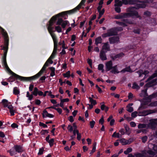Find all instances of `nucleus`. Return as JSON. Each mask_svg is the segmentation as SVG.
<instances>
[{"mask_svg":"<svg viewBox=\"0 0 157 157\" xmlns=\"http://www.w3.org/2000/svg\"><path fill=\"white\" fill-rule=\"evenodd\" d=\"M154 4L155 5L156 3L153 2V1L151 0H147L144 2H141V3L137 4L136 7H132L128 8V11L129 12L121 13L120 15H116L115 17V18L120 19L134 16L137 17H139L138 13L136 11V10L139 8H144L147 6L153 7L154 6L153 4Z\"/></svg>","mask_w":157,"mask_h":157,"instance_id":"obj_1","label":"nucleus"},{"mask_svg":"<svg viewBox=\"0 0 157 157\" xmlns=\"http://www.w3.org/2000/svg\"><path fill=\"white\" fill-rule=\"evenodd\" d=\"M157 77V71H156L155 73L147 79L146 82L147 83L144 86V89L141 91L140 94V96L141 97H144L146 96L147 95V90L148 87H149L157 84V79L155 78Z\"/></svg>","mask_w":157,"mask_h":157,"instance_id":"obj_2","label":"nucleus"},{"mask_svg":"<svg viewBox=\"0 0 157 157\" xmlns=\"http://www.w3.org/2000/svg\"><path fill=\"white\" fill-rule=\"evenodd\" d=\"M57 16H53L48 22V23L47 24V27L48 31L52 37L53 40L55 41L56 40V39H57V38L55 34L53 33V32L55 31L54 30V27L53 25L57 19Z\"/></svg>","mask_w":157,"mask_h":157,"instance_id":"obj_3","label":"nucleus"},{"mask_svg":"<svg viewBox=\"0 0 157 157\" xmlns=\"http://www.w3.org/2000/svg\"><path fill=\"white\" fill-rule=\"evenodd\" d=\"M7 52L6 51V52H4V55H3V65H4V67L6 68V70L7 71L10 73H11L12 74V76L10 77V79H13V80H15V78H17L19 79H21L22 80H25V79H24V77H22L20 76H19L18 75H17L15 74V73L13 72L9 68V67L8 66V65L7 64V63H6V55ZM25 81H26L25 80Z\"/></svg>","mask_w":157,"mask_h":157,"instance_id":"obj_4","label":"nucleus"},{"mask_svg":"<svg viewBox=\"0 0 157 157\" xmlns=\"http://www.w3.org/2000/svg\"><path fill=\"white\" fill-rule=\"evenodd\" d=\"M0 31L4 39V46H1V47L2 48V49L3 50L4 52L6 51L7 52L9 41L7 33L6 32L1 26H0Z\"/></svg>","mask_w":157,"mask_h":157,"instance_id":"obj_5","label":"nucleus"},{"mask_svg":"<svg viewBox=\"0 0 157 157\" xmlns=\"http://www.w3.org/2000/svg\"><path fill=\"white\" fill-rule=\"evenodd\" d=\"M48 62L47 61L45 63L41 69L37 74L31 77H25V78H24V79L27 81H31L37 79L41 75L44 71L45 70L46 67L48 66Z\"/></svg>","mask_w":157,"mask_h":157,"instance_id":"obj_6","label":"nucleus"},{"mask_svg":"<svg viewBox=\"0 0 157 157\" xmlns=\"http://www.w3.org/2000/svg\"><path fill=\"white\" fill-rule=\"evenodd\" d=\"M157 97V92L153 94L150 95L148 97L144 98L143 101L141 104L140 106L139 107V109L140 110L143 109L147 108V107L145 106V105H148L151 101L152 99L154 98Z\"/></svg>","mask_w":157,"mask_h":157,"instance_id":"obj_7","label":"nucleus"},{"mask_svg":"<svg viewBox=\"0 0 157 157\" xmlns=\"http://www.w3.org/2000/svg\"><path fill=\"white\" fill-rule=\"evenodd\" d=\"M38 94L39 96H42L43 95V93L41 91H39L38 88L36 87H35L34 88L33 91L32 92L31 94H30L29 91L27 92L26 96L29 100H31L33 98V95L37 96Z\"/></svg>","mask_w":157,"mask_h":157,"instance_id":"obj_8","label":"nucleus"},{"mask_svg":"<svg viewBox=\"0 0 157 157\" xmlns=\"http://www.w3.org/2000/svg\"><path fill=\"white\" fill-rule=\"evenodd\" d=\"M143 109L140 110L138 109L139 111L138 112V115L139 116H146L148 115L157 113V110L156 109H149L147 110H144L142 111L144 109Z\"/></svg>","mask_w":157,"mask_h":157,"instance_id":"obj_9","label":"nucleus"},{"mask_svg":"<svg viewBox=\"0 0 157 157\" xmlns=\"http://www.w3.org/2000/svg\"><path fill=\"white\" fill-rule=\"evenodd\" d=\"M86 1V0H82L81 2L74 9L66 12H63L61 13L60 14L62 15H64L66 13H74L76 12L78 10H79L81 8L82 6L84 4L85 2Z\"/></svg>","mask_w":157,"mask_h":157,"instance_id":"obj_10","label":"nucleus"},{"mask_svg":"<svg viewBox=\"0 0 157 157\" xmlns=\"http://www.w3.org/2000/svg\"><path fill=\"white\" fill-rule=\"evenodd\" d=\"M119 141L122 145H125L130 144L133 141V140L130 138L128 140H126L125 139L122 138Z\"/></svg>","mask_w":157,"mask_h":157,"instance_id":"obj_11","label":"nucleus"},{"mask_svg":"<svg viewBox=\"0 0 157 157\" xmlns=\"http://www.w3.org/2000/svg\"><path fill=\"white\" fill-rule=\"evenodd\" d=\"M153 149L155 152H153L152 150H149L147 151L148 153L150 155H153L152 157H157V155H155V153L157 154V146L154 145Z\"/></svg>","mask_w":157,"mask_h":157,"instance_id":"obj_12","label":"nucleus"},{"mask_svg":"<svg viewBox=\"0 0 157 157\" xmlns=\"http://www.w3.org/2000/svg\"><path fill=\"white\" fill-rule=\"evenodd\" d=\"M106 71H109L111 70L113 67V63L112 61L110 60L106 63H105Z\"/></svg>","mask_w":157,"mask_h":157,"instance_id":"obj_13","label":"nucleus"},{"mask_svg":"<svg viewBox=\"0 0 157 157\" xmlns=\"http://www.w3.org/2000/svg\"><path fill=\"white\" fill-rule=\"evenodd\" d=\"M106 52H105L103 50H101L100 51L99 56L100 59L104 61L107 59V57L105 54Z\"/></svg>","mask_w":157,"mask_h":157,"instance_id":"obj_14","label":"nucleus"},{"mask_svg":"<svg viewBox=\"0 0 157 157\" xmlns=\"http://www.w3.org/2000/svg\"><path fill=\"white\" fill-rule=\"evenodd\" d=\"M13 148L15 151L18 153H21L24 151L22 147L20 145H14Z\"/></svg>","mask_w":157,"mask_h":157,"instance_id":"obj_15","label":"nucleus"},{"mask_svg":"<svg viewBox=\"0 0 157 157\" xmlns=\"http://www.w3.org/2000/svg\"><path fill=\"white\" fill-rule=\"evenodd\" d=\"M109 39L111 44L118 43L119 41V38L118 37H111Z\"/></svg>","mask_w":157,"mask_h":157,"instance_id":"obj_16","label":"nucleus"},{"mask_svg":"<svg viewBox=\"0 0 157 157\" xmlns=\"http://www.w3.org/2000/svg\"><path fill=\"white\" fill-rule=\"evenodd\" d=\"M105 50V52H107V51L110 50L108 42L104 43L102 47V50Z\"/></svg>","mask_w":157,"mask_h":157,"instance_id":"obj_17","label":"nucleus"},{"mask_svg":"<svg viewBox=\"0 0 157 157\" xmlns=\"http://www.w3.org/2000/svg\"><path fill=\"white\" fill-rule=\"evenodd\" d=\"M123 22H120L119 25L122 26H126L127 25L126 24L128 23L129 24H132L133 23L131 21H129L127 19H124L123 20Z\"/></svg>","mask_w":157,"mask_h":157,"instance_id":"obj_18","label":"nucleus"},{"mask_svg":"<svg viewBox=\"0 0 157 157\" xmlns=\"http://www.w3.org/2000/svg\"><path fill=\"white\" fill-rule=\"evenodd\" d=\"M150 123L149 124V126H154V127H155L157 126V119H152L150 121Z\"/></svg>","mask_w":157,"mask_h":157,"instance_id":"obj_19","label":"nucleus"},{"mask_svg":"<svg viewBox=\"0 0 157 157\" xmlns=\"http://www.w3.org/2000/svg\"><path fill=\"white\" fill-rule=\"evenodd\" d=\"M107 31L109 33V35H111V36L116 35L117 34V32L114 28L110 29L108 30Z\"/></svg>","mask_w":157,"mask_h":157,"instance_id":"obj_20","label":"nucleus"},{"mask_svg":"<svg viewBox=\"0 0 157 157\" xmlns=\"http://www.w3.org/2000/svg\"><path fill=\"white\" fill-rule=\"evenodd\" d=\"M54 43V48L52 54L54 55H56L57 51V39H56V40L55 41L53 40Z\"/></svg>","mask_w":157,"mask_h":157,"instance_id":"obj_21","label":"nucleus"},{"mask_svg":"<svg viewBox=\"0 0 157 157\" xmlns=\"http://www.w3.org/2000/svg\"><path fill=\"white\" fill-rule=\"evenodd\" d=\"M2 104L4 107H7L8 108V106L11 105L10 104L9 102H8L7 100L4 99L2 101Z\"/></svg>","mask_w":157,"mask_h":157,"instance_id":"obj_22","label":"nucleus"},{"mask_svg":"<svg viewBox=\"0 0 157 157\" xmlns=\"http://www.w3.org/2000/svg\"><path fill=\"white\" fill-rule=\"evenodd\" d=\"M8 109L10 110V112L11 116H13L14 115V113L15 112V110L14 108L12 105H10L8 106Z\"/></svg>","mask_w":157,"mask_h":157,"instance_id":"obj_23","label":"nucleus"},{"mask_svg":"<svg viewBox=\"0 0 157 157\" xmlns=\"http://www.w3.org/2000/svg\"><path fill=\"white\" fill-rule=\"evenodd\" d=\"M145 106L147 107V108L148 106L156 107L157 106V101H155L149 103L148 105H145Z\"/></svg>","mask_w":157,"mask_h":157,"instance_id":"obj_24","label":"nucleus"},{"mask_svg":"<svg viewBox=\"0 0 157 157\" xmlns=\"http://www.w3.org/2000/svg\"><path fill=\"white\" fill-rule=\"evenodd\" d=\"M133 105V103L129 104L127 106V110L129 112H131L133 110V108L131 106Z\"/></svg>","mask_w":157,"mask_h":157,"instance_id":"obj_25","label":"nucleus"},{"mask_svg":"<svg viewBox=\"0 0 157 157\" xmlns=\"http://www.w3.org/2000/svg\"><path fill=\"white\" fill-rule=\"evenodd\" d=\"M111 72L114 74L118 73L119 72V71H118L117 65L113 67Z\"/></svg>","mask_w":157,"mask_h":157,"instance_id":"obj_26","label":"nucleus"},{"mask_svg":"<svg viewBox=\"0 0 157 157\" xmlns=\"http://www.w3.org/2000/svg\"><path fill=\"white\" fill-rule=\"evenodd\" d=\"M102 39L101 36H99L96 38L95 40V44L98 45L99 44H101L102 43Z\"/></svg>","mask_w":157,"mask_h":157,"instance_id":"obj_27","label":"nucleus"},{"mask_svg":"<svg viewBox=\"0 0 157 157\" xmlns=\"http://www.w3.org/2000/svg\"><path fill=\"white\" fill-rule=\"evenodd\" d=\"M49 70L51 71L50 75L52 77H53L55 75V68L53 67H51L49 68Z\"/></svg>","mask_w":157,"mask_h":157,"instance_id":"obj_28","label":"nucleus"},{"mask_svg":"<svg viewBox=\"0 0 157 157\" xmlns=\"http://www.w3.org/2000/svg\"><path fill=\"white\" fill-rule=\"evenodd\" d=\"M121 72L122 73H124L125 72H132V71L131 70V68H130V67H128L122 70Z\"/></svg>","mask_w":157,"mask_h":157,"instance_id":"obj_29","label":"nucleus"},{"mask_svg":"<svg viewBox=\"0 0 157 157\" xmlns=\"http://www.w3.org/2000/svg\"><path fill=\"white\" fill-rule=\"evenodd\" d=\"M89 101L91 104H92L93 105H95L97 104L96 101L93 99V98L91 97H89Z\"/></svg>","mask_w":157,"mask_h":157,"instance_id":"obj_30","label":"nucleus"},{"mask_svg":"<svg viewBox=\"0 0 157 157\" xmlns=\"http://www.w3.org/2000/svg\"><path fill=\"white\" fill-rule=\"evenodd\" d=\"M13 94L15 95H17L19 94L20 91L17 87L14 88L13 90Z\"/></svg>","mask_w":157,"mask_h":157,"instance_id":"obj_31","label":"nucleus"},{"mask_svg":"<svg viewBox=\"0 0 157 157\" xmlns=\"http://www.w3.org/2000/svg\"><path fill=\"white\" fill-rule=\"evenodd\" d=\"M132 88L133 89H136V90L139 89L140 88L139 86L136 82H134L132 84Z\"/></svg>","mask_w":157,"mask_h":157,"instance_id":"obj_32","label":"nucleus"},{"mask_svg":"<svg viewBox=\"0 0 157 157\" xmlns=\"http://www.w3.org/2000/svg\"><path fill=\"white\" fill-rule=\"evenodd\" d=\"M104 65L102 64H100L98 65V70L101 71V72L103 73L104 70L103 69Z\"/></svg>","mask_w":157,"mask_h":157,"instance_id":"obj_33","label":"nucleus"},{"mask_svg":"<svg viewBox=\"0 0 157 157\" xmlns=\"http://www.w3.org/2000/svg\"><path fill=\"white\" fill-rule=\"evenodd\" d=\"M124 56V54L123 53H120L118 54L117 55L115 56L114 57H113V59H116L117 58H120L121 57H122Z\"/></svg>","mask_w":157,"mask_h":157,"instance_id":"obj_34","label":"nucleus"},{"mask_svg":"<svg viewBox=\"0 0 157 157\" xmlns=\"http://www.w3.org/2000/svg\"><path fill=\"white\" fill-rule=\"evenodd\" d=\"M132 151V149L131 147L128 148L126 151H124V153L125 154L127 155L129 153L131 152Z\"/></svg>","mask_w":157,"mask_h":157,"instance_id":"obj_35","label":"nucleus"},{"mask_svg":"<svg viewBox=\"0 0 157 157\" xmlns=\"http://www.w3.org/2000/svg\"><path fill=\"white\" fill-rule=\"evenodd\" d=\"M124 126L126 130V134L129 135L131 133L129 128L126 125H124Z\"/></svg>","mask_w":157,"mask_h":157,"instance_id":"obj_36","label":"nucleus"},{"mask_svg":"<svg viewBox=\"0 0 157 157\" xmlns=\"http://www.w3.org/2000/svg\"><path fill=\"white\" fill-rule=\"evenodd\" d=\"M122 5V1H120L115 3L114 5L115 7L119 6L121 7Z\"/></svg>","mask_w":157,"mask_h":157,"instance_id":"obj_37","label":"nucleus"},{"mask_svg":"<svg viewBox=\"0 0 157 157\" xmlns=\"http://www.w3.org/2000/svg\"><path fill=\"white\" fill-rule=\"evenodd\" d=\"M101 109L102 110H105V112H107L109 109V108L105 105H102L101 106Z\"/></svg>","mask_w":157,"mask_h":157,"instance_id":"obj_38","label":"nucleus"},{"mask_svg":"<svg viewBox=\"0 0 157 157\" xmlns=\"http://www.w3.org/2000/svg\"><path fill=\"white\" fill-rule=\"evenodd\" d=\"M67 21H63L61 24L62 27L63 29L65 28L66 26L67 25Z\"/></svg>","mask_w":157,"mask_h":157,"instance_id":"obj_39","label":"nucleus"},{"mask_svg":"<svg viewBox=\"0 0 157 157\" xmlns=\"http://www.w3.org/2000/svg\"><path fill=\"white\" fill-rule=\"evenodd\" d=\"M54 142V140L53 138L50 139V140L48 142L51 147L53 145Z\"/></svg>","mask_w":157,"mask_h":157,"instance_id":"obj_40","label":"nucleus"},{"mask_svg":"<svg viewBox=\"0 0 157 157\" xmlns=\"http://www.w3.org/2000/svg\"><path fill=\"white\" fill-rule=\"evenodd\" d=\"M55 29L56 30L58 33H60L62 32V29L59 26H56L55 27Z\"/></svg>","mask_w":157,"mask_h":157,"instance_id":"obj_41","label":"nucleus"},{"mask_svg":"<svg viewBox=\"0 0 157 157\" xmlns=\"http://www.w3.org/2000/svg\"><path fill=\"white\" fill-rule=\"evenodd\" d=\"M70 75V71H67L66 73L63 74V76L65 78H69Z\"/></svg>","mask_w":157,"mask_h":157,"instance_id":"obj_42","label":"nucleus"},{"mask_svg":"<svg viewBox=\"0 0 157 157\" xmlns=\"http://www.w3.org/2000/svg\"><path fill=\"white\" fill-rule=\"evenodd\" d=\"M44 151V148L42 147L41 148H40L39 150V152L38 153V155H42Z\"/></svg>","mask_w":157,"mask_h":157,"instance_id":"obj_43","label":"nucleus"},{"mask_svg":"<svg viewBox=\"0 0 157 157\" xmlns=\"http://www.w3.org/2000/svg\"><path fill=\"white\" fill-rule=\"evenodd\" d=\"M138 2L136 0H128V4L129 5H132L134 4L136 2Z\"/></svg>","mask_w":157,"mask_h":157,"instance_id":"obj_44","label":"nucleus"},{"mask_svg":"<svg viewBox=\"0 0 157 157\" xmlns=\"http://www.w3.org/2000/svg\"><path fill=\"white\" fill-rule=\"evenodd\" d=\"M146 125L145 124H139L138 126L139 128H146Z\"/></svg>","mask_w":157,"mask_h":157,"instance_id":"obj_45","label":"nucleus"},{"mask_svg":"<svg viewBox=\"0 0 157 157\" xmlns=\"http://www.w3.org/2000/svg\"><path fill=\"white\" fill-rule=\"evenodd\" d=\"M112 136L113 137H117L119 138H120V134L119 133H116V132H114L113 134L112 135Z\"/></svg>","mask_w":157,"mask_h":157,"instance_id":"obj_46","label":"nucleus"},{"mask_svg":"<svg viewBox=\"0 0 157 157\" xmlns=\"http://www.w3.org/2000/svg\"><path fill=\"white\" fill-rule=\"evenodd\" d=\"M138 112L136 111H134L131 113V117L133 118H135L137 116V115H138Z\"/></svg>","mask_w":157,"mask_h":157,"instance_id":"obj_47","label":"nucleus"},{"mask_svg":"<svg viewBox=\"0 0 157 157\" xmlns=\"http://www.w3.org/2000/svg\"><path fill=\"white\" fill-rule=\"evenodd\" d=\"M102 37L103 38H105L108 37H109L111 36V35H109V33L107 32V33H104L102 35Z\"/></svg>","mask_w":157,"mask_h":157,"instance_id":"obj_48","label":"nucleus"},{"mask_svg":"<svg viewBox=\"0 0 157 157\" xmlns=\"http://www.w3.org/2000/svg\"><path fill=\"white\" fill-rule=\"evenodd\" d=\"M115 11L117 13H120L121 12V8L120 7L117 6L115 8Z\"/></svg>","mask_w":157,"mask_h":157,"instance_id":"obj_49","label":"nucleus"},{"mask_svg":"<svg viewBox=\"0 0 157 157\" xmlns=\"http://www.w3.org/2000/svg\"><path fill=\"white\" fill-rule=\"evenodd\" d=\"M7 152H9L11 156H13L15 154V151L12 149H10V150L8 151Z\"/></svg>","mask_w":157,"mask_h":157,"instance_id":"obj_50","label":"nucleus"},{"mask_svg":"<svg viewBox=\"0 0 157 157\" xmlns=\"http://www.w3.org/2000/svg\"><path fill=\"white\" fill-rule=\"evenodd\" d=\"M63 21L62 18H59L56 23V25H60L61 24Z\"/></svg>","mask_w":157,"mask_h":157,"instance_id":"obj_51","label":"nucleus"},{"mask_svg":"<svg viewBox=\"0 0 157 157\" xmlns=\"http://www.w3.org/2000/svg\"><path fill=\"white\" fill-rule=\"evenodd\" d=\"M95 123V122L94 121H92L90 122V126L91 128H93L94 127Z\"/></svg>","mask_w":157,"mask_h":157,"instance_id":"obj_52","label":"nucleus"},{"mask_svg":"<svg viewBox=\"0 0 157 157\" xmlns=\"http://www.w3.org/2000/svg\"><path fill=\"white\" fill-rule=\"evenodd\" d=\"M147 136H144L142 137L141 138L142 142L143 143H145L147 141Z\"/></svg>","mask_w":157,"mask_h":157,"instance_id":"obj_53","label":"nucleus"},{"mask_svg":"<svg viewBox=\"0 0 157 157\" xmlns=\"http://www.w3.org/2000/svg\"><path fill=\"white\" fill-rule=\"evenodd\" d=\"M67 129L70 132H71L73 130V127L71 125H69L67 128Z\"/></svg>","mask_w":157,"mask_h":157,"instance_id":"obj_54","label":"nucleus"},{"mask_svg":"<svg viewBox=\"0 0 157 157\" xmlns=\"http://www.w3.org/2000/svg\"><path fill=\"white\" fill-rule=\"evenodd\" d=\"M77 139L78 140H80L81 139V134L79 133L78 131H77Z\"/></svg>","mask_w":157,"mask_h":157,"instance_id":"obj_55","label":"nucleus"},{"mask_svg":"<svg viewBox=\"0 0 157 157\" xmlns=\"http://www.w3.org/2000/svg\"><path fill=\"white\" fill-rule=\"evenodd\" d=\"M48 112L46 110H44L43 112V113L42 114V116L43 117H47V115L48 114Z\"/></svg>","mask_w":157,"mask_h":157,"instance_id":"obj_56","label":"nucleus"},{"mask_svg":"<svg viewBox=\"0 0 157 157\" xmlns=\"http://www.w3.org/2000/svg\"><path fill=\"white\" fill-rule=\"evenodd\" d=\"M34 85L32 84H30L29 87V90L30 91L33 92V90L34 88Z\"/></svg>","mask_w":157,"mask_h":157,"instance_id":"obj_57","label":"nucleus"},{"mask_svg":"<svg viewBox=\"0 0 157 157\" xmlns=\"http://www.w3.org/2000/svg\"><path fill=\"white\" fill-rule=\"evenodd\" d=\"M133 97V94L131 93H129L128 94V99H131Z\"/></svg>","mask_w":157,"mask_h":157,"instance_id":"obj_58","label":"nucleus"},{"mask_svg":"<svg viewBox=\"0 0 157 157\" xmlns=\"http://www.w3.org/2000/svg\"><path fill=\"white\" fill-rule=\"evenodd\" d=\"M39 125L40 126H42L44 128H47L48 127L47 125L46 124H44L43 123H42L41 122H40L39 123Z\"/></svg>","mask_w":157,"mask_h":157,"instance_id":"obj_59","label":"nucleus"},{"mask_svg":"<svg viewBox=\"0 0 157 157\" xmlns=\"http://www.w3.org/2000/svg\"><path fill=\"white\" fill-rule=\"evenodd\" d=\"M122 4H124L125 5L128 4V0H122Z\"/></svg>","mask_w":157,"mask_h":157,"instance_id":"obj_60","label":"nucleus"},{"mask_svg":"<svg viewBox=\"0 0 157 157\" xmlns=\"http://www.w3.org/2000/svg\"><path fill=\"white\" fill-rule=\"evenodd\" d=\"M62 47L63 49H66L67 48V47L65 46V43L64 41L63 40L62 41Z\"/></svg>","mask_w":157,"mask_h":157,"instance_id":"obj_61","label":"nucleus"},{"mask_svg":"<svg viewBox=\"0 0 157 157\" xmlns=\"http://www.w3.org/2000/svg\"><path fill=\"white\" fill-rule=\"evenodd\" d=\"M18 126L16 123H13L11 125V127L13 128H18Z\"/></svg>","mask_w":157,"mask_h":157,"instance_id":"obj_62","label":"nucleus"},{"mask_svg":"<svg viewBox=\"0 0 157 157\" xmlns=\"http://www.w3.org/2000/svg\"><path fill=\"white\" fill-rule=\"evenodd\" d=\"M119 132L122 135H124L125 134L124 130L123 128H121L119 130Z\"/></svg>","mask_w":157,"mask_h":157,"instance_id":"obj_63","label":"nucleus"},{"mask_svg":"<svg viewBox=\"0 0 157 157\" xmlns=\"http://www.w3.org/2000/svg\"><path fill=\"white\" fill-rule=\"evenodd\" d=\"M67 67V65L66 63H63L62 64V68L63 69H66Z\"/></svg>","mask_w":157,"mask_h":157,"instance_id":"obj_64","label":"nucleus"}]
</instances>
